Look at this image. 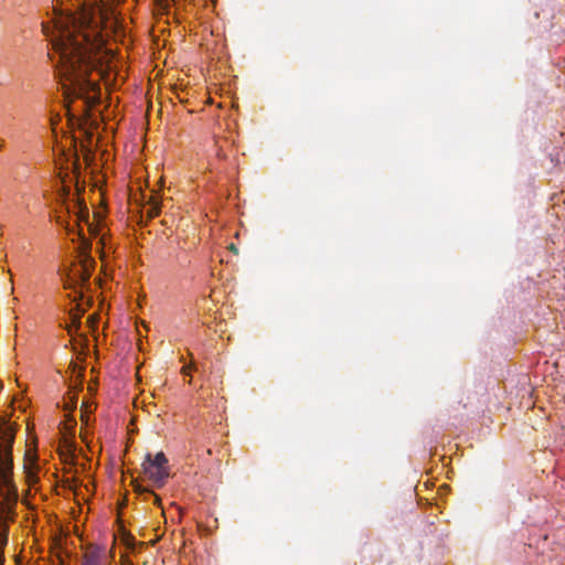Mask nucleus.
<instances>
[{
    "label": "nucleus",
    "instance_id": "f03ea898",
    "mask_svg": "<svg viewBox=\"0 0 565 565\" xmlns=\"http://www.w3.org/2000/svg\"><path fill=\"white\" fill-rule=\"evenodd\" d=\"M13 426L0 418V565H3V548L8 544L9 521L13 520L18 493L12 483Z\"/></svg>",
    "mask_w": 565,
    "mask_h": 565
},
{
    "label": "nucleus",
    "instance_id": "ddd939ff",
    "mask_svg": "<svg viewBox=\"0 0 565 565\" xmlns=\"http://www.w3.org/2000/svg\"><path fill=\"white\" fill-rule=\"evenodd\" d=\"M26 501V505L30 507V509H33V507L30 504V502L28 501V499L25 500Z\"/></svg>",
    "mask_w": 565,
    "mask_h": 565
},
{
    "label": "nucleus",
    "instance_id": "7ed1b4c3",
    "mask_svg": "<svg viewBox=\"0 0 565 565\" xmlns=\"http://www.w3.org/2000/svg\"><path fill=\"white\" fill-rule=\"evenodd\" d=\"M142 471L157 487H162L169 477L168 459L166 455L161 451L156 454L154 457L147 454L142 462Z\"/></svg>",
    "mask_w": 565,
    "mask_h": 565
},
{
    "label": "nucleus",
    "instance_id": "9b49d317",
    "mask_svg": "<svg viewBox=\"0 0 565 565\" xmlns=\"http://www.w3.org/2000/svg\"><path fill=\"white\" fill-rule=\"evenodd\" d=\"M192 369V364L191 365H184L181 370V372L185 375L189 374L190 370Z\"/></svg>",
    "mask_w": 565,
    "mask_h": 565
},
{
    "label": "nucleus",
    "instance_id": "9d476101",
    "mask_svg": "<svg viewBox=\"0 0 565 565\" xmlns=\"http://www.w3.org/2000/svg\"><path fill=\"white\" fill-rule=\"evenodd\" d=\"M81 213L82 218H84L88 223V210L85 207L84 210L81 211Z\"/></svg>",
    "mask_w": 565,
    "mask_h": 565
},
{
    "label": "nucleus",
    "instance_id": "f257e3e1",
    "mask_svg": "<svg viewBox=\"0 0 565 565\" xmlns=\"http://www.w3.org/2000/svg\"><path fill=\"white\" fill-rule=\"evenodd\" d=\"M53 28L42 22V32L60 55L62 71L72 85L92 86L87 76L93 67L95 43L89 34L77 25L72 17L60 15L53 20Z\"/></svg>",
    "mask_w": 565,
    "mask_h": 565
},
{
    "label": "nucleus",
    "instance_id": "f8f14e48",
    "mask_svg": "<svg viewBox=\"0 0 565 565\" xmlns=\"http://www.w3.org/2000/svg\"><path fill=\"white\" fill-rule=\"evenodd\" d=\"M230 249H231L233 253H235V254H237V253H238V249H237V247H236L234 244H231V245H230Z\"/></svg>",
    "mask_w": 565,
    "mask_h": 565
},
{
    "label": "nucleus",
    "instance_id": "6e6552de",
    "mask_svg": "<svg viewBox=\"0 0 565 565\" xmlns=\"http://www.w3.org/2000/svg\"><path fill=\"white\" fill-rule=\"evenodd\" d=\"M159 213H160V203L157 200L152 199L150 207L148 210V214L150 217H156L159 215Z\"/></svg>",
    "mask_w": 565,
    "mask_h": 565
},
{
    "label": "nucleus",
    "instance_id": "4468645a",
    "mask_svg": "<svg viewBox=\"0 0 565 565\" xmlns=\"http://www.w3.org/2000/svg\"><path fill=\"white\" fill-rule=\"evenodd\" d=\"M1 390H3V385H2V383H0V391H1Z\"/></svg>",
    "mask_w": 565,
    "mask_h": 565
},
{
    "label": "nucleus",
    "instance_id": "1a4fd4ad",
    "mask_svg": "<svg viewBox=\"0 0 565 565\" xmlns=\"http://www.w3.org/2000/svg\"><path fill=\"white\" fill-rule=\"evenodd\" d=\"M135 491L138 492V493H150L151 495L154 497V502L156 503H159L160 499L159 497L154 495L152 492H150L148 489L146 488H142L140 484H136L135 486Z\"/></svg>",
    "mask_w": 565,
    "mask_h": 565
},
{
    "label": "nucleus",
    "instance_id": "423d86ee",
    "mask_svg": "<svg viewBox=\"0 0 565 565\" xmlns=\"http://www.w3.org/2000/svg\"><path fill=\"white\" fill-rule=\"evenodd\" d=\"M84 313V310H79L78 308H76V310L73 312L71 311L70 316H71V320H72V326L77 330L81 326V318Z\"/></svg>",
    "mask_w": 565,
    "mask_h": 565
},
{
    "label": "nucleus",
    "instance_id": "0eeeda50",
    "mask_svg": "<svg viewBox=\"0 0 565 565\" xmlns=\"http://www.w3.org/2000/svg\"><path fill=\"white\" fill-rule=\"evenodd\" d=\"M82 565H99V555L96 553L85 554Z\"/></svg>",
    "mask_w": 565,
    "mask_h": 565
},
{
    "label": "nucleus",
    "instance_id": "39448f33",
    "mask_svg": "<svg viewBox=\"0 0 565 565\" xmlns=\"http://www.w3.org/2000/svg\"><path fill=\"white\" fill-rule=\"evenodd\" d=\"M89 277V270L82 265L72 270V279H74L81 287L88 281Z\"/></svg>",
    "mask_w": 565,
    "mask_h": 565
},
{
    "label": "nucleus",
    "instance_id": "20e7f679",
    "mask_svg": "<svg viewBox=\"0 0 565 565\" xmlns=\"http://www.w3.org/2000/svg\"><path fill=\"white\" fill-rule=\"evenodd\" d=\"M28 449L25 451V465L24 468L26 469V477L30 482L35 481V436L30 434L28 438Z\"/></svg>",
    "mask_w": 565,
    "mask_h": 565
}]
</instances>
